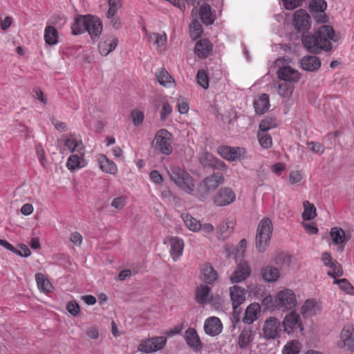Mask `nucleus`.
Wrapping results in <instances>:
<instances>
[{"label":"nucleus","mask_w":354,"mask_h":354,"mask_svg":"<svg viewBox=\"0 0 354 354\" xmlns=\"http://www.w3.org/2000/svg\"><path fill=\"white\" fill-rule=\"evenodd\" d=\"M339 39L331 26L322 25L315 34L303 35L302 43L308 52L319 53L322 50L329 51L332 48L330 41L335 42Z\"/></svg>","instance_id":"f257e3e1"},{"label":"nucleus","mask_w":354,"mask_h":354,"mask_svg":"<svg viewBox=\"0 0 354 354\" xmlns=\"http://www.w3.org/2000/svg\"><path fill=\"white\" fill-rule=\"evenodd\" d=\"M171 180L182 191L187 194L195 195V181L194 178L185 169L174 166L168 172Z\"/></svg>","instance_id":"f03ea898"},{"label":"nucleus","mask_w":354,"mask_h":354,"mask_svg":"<svg viewBox=\"0 0 354 354\" xmlns=\"http://www.w3.org/2000/svg\"><path fill=\"white\" fill-rule=\"evenodd\" d=\"M272 230V223L269 218L265 217L259 222L255 239L256 248L259 252H264L268 247Z\"/></svg>","instance_id":"7ed1b4c3"},{"label":"nucleus","mask_w":354,"mask_h":354,"mask_svg":"<svg viewBox=\"0 0 354 354\" xmlns=\"http://www.w3.org/2000/svg\"><path fill=\"white\" fill-rule=\"evenodd\" d=\"M173 136L165 129L157 131L152 141V147L155 151L169 156L173 151L172 147Z\"/></svg>","instance_id":"20e7f679"},{"label":"nucleus","mask_w":354,"mask_h":354,"mask_svg":"<svg viewBox=\"0 0 354 354\" xmlns=\"http://www.w3.org/2000/svg\"><path fill=\"white\" fill-rule=\"evenodd\" d=\"M224 181L223 176L220 172L214 173L207 176L201 182V186L205 190V194L196 193L195 196L201 201H204L207 198V194L215 190Z\"/></svg>","instance_id":"39448f33"},{"label":"nucleus","mask_w":354,"mask_h":354,"mask_svg":"<svg viewBox=\"0 0 354 354\" xmlns=\"http://www.w3.org/2000/svg\"><path fill=\"white\" fill-rule=\"evenodd\" d=\"M167 339L163 336H156L141 341L138 346V351L143 353H153L162 349L166 344Z\"/></svg>","instance_id":"423d86ee"},{"label":"nucleus","mask_w":354,"mask_h":354,"mask_svg":"<svg viewBox=\"0 0 354 354\" xmlns=\"http://www.w3.org/2000/svg\"><path fill=\"white\" fill-rule=\"evenodd\" d=\"M236 194L230 187H222L213 197V203L218 207L227 206L234 202Z\"/></svg>","instance_id":"0eeeda50"},{"label":"nucleus","mask_w":354,"mask_h":354,"mask_svg":"<svg viewBox=\"0 0 354 354\" xmlns=\"http://www.w3.org/2000/svg\"><path fill=\"white\" fill-rule=\"evenodd\" d=\"M275 303L279 308H283L286 310L292 309L297 304L295 294L290 289L281 290L275 297Z\"/></svg>","instance_id":"6e6552de"},{"label":"nucleus","mask_w":354,"mask_h":354,"mask_svg":"<svg viewBox=\"0 0 354 354\" xmlns=\"http://www.w3.org/2000/svg\"><path fill=\"white\" fill-rule=\"evenodd\" d=\"M282 324L284 331L288 334L301 332L304 330L300 315L295 311H292L286 315Z\"/></svg>","instance_id":"1a4fd4ad"},{"label":"nucleus","mask_w":354,"mask_h":354,"mask_svg":"<svg viewBox=\"0 0 354 354\" xmlns=\"http://www.w3.org/2000/svg\"><path fill=\"white\" fill-rule=\"evenodd\" d=\"M321 259L324 266L330 269L327 272L328 276L335 279L343 274L344 272L341 264L333 259L328 252H324L322 254Z\"/></svg>","instance_id":"9d476101"},{"label":"nucleus","mask_w":354,"mask_h":354,"mask_svg":"<svg viewBox=\"0 0 354 354\" xmlns=\"http://www.w3.org/2000/svg\"><path fill=\"white\" fill-rule=\"evenodd\" d=\"M218 153L224 159L229 161H236L244 158L246 151L243 147H232L226 145L217 148Z\"/></svg>","instance_id":"9b49d317"},{"label":"nucleus","mask_w":354,"mask_h":354,"mask_svg":"<svg viewBox=\"0 0 354 354\" xmlns=\"http://www.w3.org/2000/svg\"><path fill=\"white\" fill-rule=\"evenodd\" d=\"M236 224V221L234 217L226 218L223 221L219 223L216 228L218 239L221 241L227 239L233 232Z\"/></svg>","instance_id":"f8f14e48"},{"label":"nucleus","mask_w":354,"mask_h":354,"mask_svg":"<svg viewBox=\"0 0 354 354\" xmlns=\"http://www.w3.org/2000/svg\"><path fill=\"white\" fill-rule=\"evenodd\" d=\"M293 25L298 31H305L310 28V16L304 10L300 9L294 13Z\"/></svg>","instance_id":"ddd939ff"},{"label":"nucleus","mask_w":354,"mask_h":354,"mask_svg":"<svg viewBox=\"0 0 354 354\" xmlns=\"http://www.w3.org/2000/svg\"><path fill=\"white\" fill-rule=\"evenodd\" d=\"M251 274V268L246 261H242L237 266L236 269L230 276V280L233 283H237L245 280Z\"/></svg>","instance_id":"4468645a"},{"label":"nucleus","mask_w":354,"mask_h":354,"mask_svg":"<svg viewBox=\"0 0 354 354\" xmlns=\"http://www.w3.org/2000/svg\"><path fill=\"white\" fill-rule=\"evenodd\" d=\"M198 159L201 164L204 167H213L223 171L226 169V165L224 162L218 160L212 153L207 151H203L200 153Z\"/></svg>","instance_id":"2eb2a0df"},{"label":"nucleus","mask_w":354,"mask_h":354,"mask_svg":"<svg viewBox=\"0 0 354 354\" xmlns=\"http://www.w3.org/2000/svg\"><path fill=\"white\" fill-rule=\"evenodd\" d=\"M277 76L280 80L291 83L297 82L301 77L300 73L289 66L279 68L277 71Z\"/></svg>","instance_id":"dca6fc26"},{"label":"nucleus","mask_w":354,"mask_h":354,"mask_svg":"<svg viewBox=\"0 0 354 354\" xmlns=\"http://www.w3.org/2000/svg\"><path fill=\"white\" fill-rule=\"evenodd\" d=\"M168 242L170 245V255L174 261H177L183 255L185 246L184 241L179 237L170 236L168 237Z\"/></svg>","instance_id":"f3484780"},{"label":"nucleus","mask_w":354,"mask_h":354,"mask_svg":"<svg viewBox=\"0 0 354 354\" xmlns=\"http://www.w3.org/2000/svg\"><path fill=\"white\" fill-rule=\"evenodd\" d=\"M230 295L232 301V308L236 313L237 307H239L245 300L246 290L237 285L230 288Z\"/></svg>","instance_id":"a211bd4d"},{"label":"nucleus","mask_w":354,"mask_h":354,"mask_svg":"<svg viewBox=\"0 0 354 354\" xmlns=\"http://www.w3.org/2000/svg\"><path fill=\"white\" fill-rule=\"evenodd\" d=\"M185 342L188 346L194 351H199L203 348V343L194 328H188L184 335Z\"/></svg>","instance_id":"6ab92c4d"},{"label":"nucleus","mask_w":354,"mask_h":354,"mask_svg":"<svg viewBox=\"0 0 354 354\" xmlns=\"http://www.w3.org/2000/svg\"><path fill=\"white\" fill-rule=\"evenodd\" d=\"M223 329L221 320L216 317H210L206 319L204 323V330L210 336H216L220 334Z\"/></svg>","instance_id":"aec40b11"},{"label":"nucleus","mask_w":354,"mask_h":354,"mask_svg":"<svg viewBox=\"0 0 354 354\" xmlns=\"http://www.w3.org/2000/svg\"><path fill=\"white\" fill-rule=\"evenodd\" d=\"M86 30L92 39H98L102 33V23L99 18L94 16H88Z\"/></svg>","instance_id":"412c9836"},{"label":"nucleus","mask_w":354,"mask_h":354,"mask_svg":"<svg viewBox=\"0 0 354 354\" xmlns=\"http://www.w3.org/2000/svg\"><path fill=\"white\" fill-rule=\"evenodd\" d=\"M213 45L207 39H202L197 41L195 45L194 52L201 59H205L212 55Z\"/></svg>","instance_id":"4be33fe9"},{"label":"nucleus","mask_w":354,"mask_h":354,"mask_svg":"<svg viewBox=\"0 0 354 354\" xmlns=\"http://www.w3.org/2000/svg\"><path fill=\"white\" fill-rule=\"evenodd\" d=\"M280 328L279 320L273 317L268 318L263 326V333L268 339H274L277 337Z\"/></svg>","instance_id":"5701e85b"},{"label":"nucleus","mask_w":354,"mask_h":354,"mask_svg":"<svg viewBox=\"0 0 354 354\" xmlns=\"http://www.w3.org/2000/svg\"><path fill=\"white\" fill-rule=\"evenodd\" d=\"M260 315V305L256 302L252 303L246 308L242 321L246 324H252L259 317Z\"/></svg>","instance_id":"b1692460"},{"label":"nucleus","mask_w":354,"mask_h":354,"mask_svg":"<svg viewBox=\"0 0 354 354\" xmlns=\"http://www.w3.org/2000/svg\"><path fill=\"white\" fill-rule=\"evenodd\" d=\"M118 44V39L116 37L113 35L107 36L99 43V52L102 56H106L115 49Z\"/></svg>","instance_id":"393cba45"},{"label":"nucleus","mask_w":354,"mask_h":354,"mask_svg":"<svg viewBox=\"0 0 354 354\" xmlns=\"http://www.w3.org/2000/svg\"><path fill=\"white\" fill-rule=\"evenodd\" d=\"M218 277L216 270L210 263H205L201 269V279L207 284H213Z\"/></svg>","instance_id":"a878e982"},{"label":"nucleus","mask_w":354,"mask_h":354,"mask_svg":"<svg viewBox=\"0 0 354 354\" xmlns=\"http://www.w3.org/2000/svg\"><path fill=\"white\" fill-rule=\"evenodd\" d=\"M198 15L202 22L206 25H212L216 20V14L207 3L202 4L198 10Z\"/></svg>","instance_id":"bb28decb"},{"label":"nucleus","mask_w":354,"mask_h":354,"mask_svg":"<svg viewBox=\"0 0 354 354\" xmlns=\"http://www.w3.org/2000/svg\"><path fill=\"white\" fill-rule=\"evenodd\" d=\"M301 68L306 71H317L321 67V61L315 55H306L300 61Z\"/></svg>","instance_id":"cd10ccee"},{"label":"nucleus","mask_w":354,"mask_h":354,"mask_svg":"<svg viewBox=\"0 0 354 354\" xmlns=\"http://www.w3.org/2000/svg\"><path fill=\"white\" fill-rule=\"evenodd\" d=\"M212 300L210 288L206 284H201L196 290V301L202 305L207 304Z\"/></svg>","instance_id":"c85d7f7f"},{"label":"nucleus","mask_w":354,"mask_h":354,"mask_svg":"<svg viewBox=\"0 0 354 354\" xmlns=\"http://www.w3.org/2000/svg\"><path fill=\"white\" fill-rule=\"evenodd\" d=\"M77 154H73L68 158L66 167L70 171H74L85 167L84 159V150L77 152Z\"/></svg>","instance_id":"c756f323"},{"label":"nucleus","mask_w":354,"mask_h":354,"mask_svg":"<svg viewBox=\"0 0 354 354\" xmlns=\"http://www.w3.org/2000/svg\"><path fill=\"white\" fill-rule=\"evenodd\" d=\"M89 15H78L75 18L73 24L71 26L72 34L75 35H81L86 32V25Z\"/></svg>","instance_id":"7c9ffc66"},{"label":"nucleus","mask_w":354,"mask_h":354,"mask_svg":"<svg viewBox=\"0 0 354 354\" xmlns=\"http://www.w3.org/2000/svg\"><path fill=\"white\" fill-rule=\"evenodd\" d=\"M261 274L263 279L267 282H275L280 277V272L278 268L271 266L263 268Z\"/></svg>","instance_id":"2f4dec72"},{"label":"nucleus","mask_w":354,"mask_h":354,"mask_svg":"<svg viewBox=\"0 0 354 354\" xmlns=\"http://www.w3.org/2000/svg\"><path fill=\"white\" fill-rule=\"evenodd\" d=\"M100 169L105 173L115 174L118 172L116 164L107 158L105 155H100L98 158Z\"/></svg>","instance_id":"473e14b6"},{"label":"nucleus","mask_w":354,"mask_h":354,"mask_svg":"<svg viewBox=\"0 0 354 354\" xmlns=\"http://www.w3.org/2000/svg\"><path fill=\"white\" fill-rule=\"evenodd\" d=\"M254 107L257 114H263L270 107L269 96L267 94H261L254 102Z\"/></svg>","instance_id":"72a5a7b5"},{"label":"nucleus","mask_w":354,"mask_h":354,"mask_svg":"<svg viewBox=\"0 0 354 354\" xmlns=\"http://www.w3.org/2000/svg\"><path fill=\"white\" fill-rule=\"evenodd\" d=\"M44 39L48 45H55L58 43V32L52 26H47L44 29Z\"/></svg>","instance_id":"f704fd0d"},{"label":"nucleus","mask_w":354,"mask_h":354,"mask_svg":"<svg viewBox=\"0 0 354 354\" xmlns=\"http://www.w3.org/2000/svg\"><path fill=\"white\" fill-rule=\"evenodd\" d=\"M35 280L39 290L43 292H50L53 288L51 283L42 273L35 274Z\"/></svg>","instance_id":"c9c22d12"},{"label":"nucleus","mask_w":354,"mask_h":354,"mask_svg":"<svg viewBox=\"0 0 354 354\" xmlns=\"http://www.w3.org/2000/svg\"><path fill=\"white\" fill-rule=\"evenodd\" d=\"M295 88L294 84L291 82L279 80L277 84V92L283 97H290Z\"/></svg>","instance_id":"e433bc0d"},{"label":"nucleus","mask_w":354,"mask_h":354,"mask_svg":"<svg viewBox=\"0 0 354 354\" xmlns=\"http://www.w3.org/2000/svg\"><path fill=\"white\" fill-rule=\"evenodd\" d=\"M64 147L71 153L84 150L82 142L80 140L71 136L64 140Z\"/></svg>","instance_id":"4c0bfd02"},{"label":"nucleus","mask_w":354,"mask_h":354,"mask_svg":"<svg viewBox=\"0 0 354 354\" xmlns=\"http://www.w3.org/2000/svg\"><path fill=\"white\" fill-rule=\"evenodd\" d=\"M182 218L187 228L194 232H198L201 228V223L196 218L189 214H183Z\"/></svg>","instance_id":"58836bf2"},{"label":"nucleus","mask_w":354,"mask_h":354,"mask_svg":"<svg viewBox=\"0 0 354 354\" xmlns=\"http://www.w3.org/2000/svg\"><path fill=\"white\" fill-rule=\"evenodd\" d=\"M156 77L160 84L165 87H171L174 84V78L165 68H162L157 74Z\"/></svg>","instance_id":"ea45409f"},{"label":"nucleus","mask_w":354,"mask_h":354,"mask_svg":"<svg viewBox=\"0 0 354 354\" xmlns=\"http://www.w3.org/2000/svg\"><path fill=\"white\" fill-rule=\"evenodd\" d=\"M330 236L335 245L344 243L346 241L345 232L341 228L334 227L330 229Z\"/></svg>","instance_id":"a19ab883"},{"label":"nucleus","mask_w":354,"mask_h":354,"mask_svg":"<svg viewBox=\"0 0 354 354\" xmlns=\"http://www.w3.org/2000/svg\"><path fill=\"white\" fill-rule=\"evenodd\" d=\"M304 212L302 213V218L305 221H309L313 219L316 216V207L308 201H305L303 203Z\"/></svg>","instance_id":"79ce46f5"},{"label":"nucleus","mask_w":354,"mask_h":354,"mask_svg":"<svg viewBox=\"0 0 354 354\" xmlns=\"http://www.w3.org/2000/svg\"><path fill=\"white\" fill-rule=\"evenodd\" d=\"M149 39H152L154 37L156 39V44L157 46V50L159 52H162L165 50L167 37L165 32L162 33H152L149 35Z\"/></svg>","instance_id":"37998d69"},{"label":"nucleus","mask_w":354,"mask_h":354,"mask_svg":"<svg viewBox=\"0 0 354 354\" xmlns=\"http://www.w3.org/2000/svg\"><path fill=\"white\" fill-rule=\"evenodd\" d=\"M252 330L244 328L239 336L238 344L240 348H245L252 341Z\"/></svg>","instance_id":"c03bdc74"},{"label":"nucleus","mask_w":354,"mask_h":354,"mask_svg":"<svg viewBox=\"0 0 354 354\" xmlns=\"http://www.w3.org/2000/svg\"><path fill=\"white\" fill-rule=\"evenodd\" d=\"M353 334V328L351 326H345L341 333H340V339L341 341L338 343V346L339 348H344L347 346L348 342L352 337Z\"/></svg>","instance_id":"a18cd8bd"},{"label":"nucleus","mask_w":354,"mask_h":354,"mask_svg":"<svg viewBox=\"0 0 354 354\" xmlns=\"http://www.w3.org/2000/svg\"><path fill=\"white\" fill-rule=\"evenodd\" d=\"M333 283L339 285V288L345 293L354 295V287L348 279L345 278L337 279L335 278Z\"/></svg>","instance_id":"49530a36"},{"label":"nucleus","mask_w":354,"mask_h":354,"mask_svg":"<svg viewBox=\"0 0 354 354\" xmlns=\"http://www.w3.org/2000/svg\"><path fill=\"white\" fill-rule=\"evenodd\" d=\"M300 348L299 342L298 340H292L284 346L283 354H299Z\"/></svg>","instance_id":"de8ad7c7"},{"label":"nucleus","mask_w":354,"mask_h":354,"mask_svg":"<svg viewBox=\"0 0 354 354\" xmlns=\"http://www.w3.org/2000/svg\"><path fill=\"white\" fill-rule=\"evenodd\" d=\"M202 33L203 28L200 22L196 19L192 20L189 24V34L191 37L193 39H196L201 37Z\"/></svg>","instance_id":"09e8293b"},{"label":"nucleus","mask_w":354,"mask_h":354,"mask_svg":"<svg viewBox=\"0 0 354 354\" xmlns=\"http://www.w3.org/2000/svg\"><path fill=\"white\" fill-rule=\"evenodd\" d=\"M309 8L311 12H324L327 8V3L325 0H312Z\"/></svg>","instance_id":"8fccbe9b"},{"label":"nucleus","mask_w":354,"mask_h":354,"mask_svg":"<svg viewBox=\"0 0 354 354\" xmlns=\"http://www.w3.org/2000/svg\"><path fill=\"white\" fill-rule=\"evenodd\" d=\"M109 10L106 13V18L115 15L118 11L122 8V0H109Z\"/></svg>","instance_id":"3c124183"},{"label":"nucleus","mask_w":354,"mask_h":354,"mask_svg":"<svg viewBox=\"0 0 354 354\" xmlns=\"http://www.w3.org/2000/svg\"><path fill=\"white\" fill-rule=\"evenodd\" d=\"M258 140L260 145L264 149H269L272 147V139L266 132L258 131Z\"/></svg>","instance_id":"603ef678"},{"label":"nucleus","mask_w":354,"mask_h":354,"mask_svg":"<svg viewBox=\"0 0 354 354\" xmlns=\"http://www.w3.org/2000/svg\"><path fill=\"white\" fill-rule=\"evenodd\" d=\"M277 125L275 119L272 118H267L263 120L259 126V131L261 132H266L268 130L276 127Z\"/></svg>","instance_id":"864d4df0"},{"label":"nucleus","mask_w":354,"mask_h":354,"mask_svg":"<svg viewBox=\"0 0 354 354\" xmlns=\"http://www.w3.org/2000/svg\"><path fill=\"white\" fill-rule=\"evenodd\" d=\"M317 309L316 301L314 299H308L302 306V312L305 315H313Z\"/></svg>","instance_id":"5fc2aeb1"},{"label":"nucleus","mask_w":354,"mask_h":354,"mask_svg":"<svg viewBox=\"0 0 354 354\" xmlns=\"http://www.w3.org/2000/svg\"><path fill=\"white\" fill-rule=\"evenodd\" d=\"M197 83L204 88L209 86L207 75L203 70H199L196 75Z\"/></svg>","instance_id":"6e6d98bb"},{"label":"nucleus","mask_w":354,"mask_h":354,"mask_svg":"<svg viewBox=\"0 0 354 354\" xmlns=\"http://www.w3.org/2000/svg\"><path fill=\"white\" fill-rule=\"evenodd\" d=\"M127 197L126 196H120L114 198L111 201V206L117 209H122L126 205Z\"/></svg>","instance_id":"4d7b16f0"},{"label":"nucleus","mask_w":354,"mask_h":354,"mask_svg":"<svg viewBox=\"0 0 354 354\" xmlns=\"http://www.w3.org/2000/svg\"><path fill=\"white\" fill-rule=\"evenodd\" d=\"M172 106L168 102H163L160 111V119L162 121L166 120L172 113Z\"/></svg>","instance_id":"13d9d810"},{"label":"nucleus","mask_w":354,"mask_h":354,"mask_svg":"<svg viewBox=\"0 0 354 354\" xmlns=\"http://www.w3.org/2000/svg\"><path fill=\"white\" fill-rule=\"evenodd\" d=\"M133 123L136 126L141 124L144 120V113L140 110L135 109L131 113Z\"/></svg>","instance_id":"bf43d9fd"},{"label":"nucleus","mask_w":354,"mask_h":354,"mask_svg":"<svg viewBox=\"0 0 354 354\" xmlns=\"http://www.w3.org/2000/svg\"><path fill=\"white\" fill-rule=\"evenodd\" d=\"M66 310L71 315L77 316L80 311V308L76 301H71L67 304Z\"/></svg>","instance_id":"052dcab7"},{"label":"nucleus","mask_w":354,"mask_h":354,"mask_svg":"<svg viewBox=\"0 0 354 354\" xmlns=\"http://www.w3.org/2000/svg\"><path fill=\"white\" fill-rule=\"evenodd\" d=\"M303 179V175L300 171H292L289 174V180L292 185L301 182Z\"/></svg>","instance_id":"680f3d73"},{"label":"nucleus","mask_w":354,"mask_h":354,"mask_svg":"<svg viewBox=\"0 0 354 354\" xmlns=\"http://www.w3.org/2000/svg\"><path fill=\"white\" fill-rule=\"evenodd\" d=\"M284 8L287 10H294L301 6V0H281Z\"/></svg>","instance_id":"e2e57ef3"},{"label":"nucleus","mask_w":354,"mask_h":354,"mask_svg":"<svg viewBox=\"0 0 354 354\" xmlns=\"http://www.w3.org/2000/svg\"><path fill=\"white\" fill-rule=\"evenodd\" d=\"M307 145L308 148L314 153L322 154L324 151L323 146L319 142H308Z\"/></svg>","instance_id":"0e129e2a"},{"label":"nucleus","mask_w":354,"mask_h":354,"mask_svg":"<svg viewBox=\"0 0 354 354\" xmlns=\"http://www.w3.org/2000/svg\"><path fill=\"white\" fill-rule=\"evenodd\" d=\"M14 253L21 257H28L30 255L31 252L27 245L21 244L19 245V249H16Z\"/></svg>","instance_id":"69168bd1"},{"label":"nucleus","mask_w":354,"mask_h":354,"mask_svg":"<svg viewBox=\"0 0 354 354\" xmlns=\"http://www.w3.org/2000/svg\"><path fill=\"white\" fill-rule=\"evenodd\" d=\"M149 178L155 184H160L162 182V175L157 170H152L149 173Z\"/></svg>","instance_id":"338daca9"},{"label":"nucleus","mask_w":354,"mask_h":354,"mask_svg":"<svg viewBox=\"0 0 354 354\" xmlns=\"http://www.w3.org/2000/svg\"><path fill=\"white\" fill-rule=\"evenodd\" d=\"M82 236L77 232H73L70 236V241L76 246H80L82 243Z\"/></svg>","instance_id":"774afa93"}]
</instances>
